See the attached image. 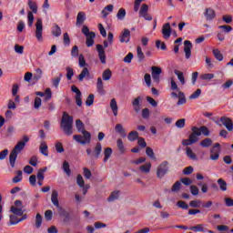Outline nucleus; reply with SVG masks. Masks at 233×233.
Masks as SVG:
<instances>
[{"label": "nucleus", "mask_w": 233, "mask_h": 233, "mask_svg": "<svg viewBox=\"0 0 233 233\" xmlns=\"http://www.w3.org/2000/svg\"><path fill=\"white\" fill-rule=\"evenodd\" d=\"M76 130L79 133H82L83 136L75 135L73 136V139L81 145L89 144L91 142V133H89V131H86L85 123H83L81 119H76Z\"/></svg>", "instance_id": "1"}, {"label": "nucleus", "mask_w": 233, "mask_h": 233, "mask_svg": "<svg viewBox=\"0 0 233 233\" xmlns=\"http://www.w3.org/2000/svg\"><path fill=\"white\" fill-rule=\"evenodd\" d=\"M30 138L27 136L23 137V140L19 141L9 154V165L11 167H15L18 154L25 149L26 143L29 142Z\"/></svg>", "instance_id": "2"}, {"label": "nucleus", "mask_w": 233, "mask_h": 233, "mask_svg": "<svg viewBox=\"0 0 233 233\" xmlns=\"http://www.w3.org/2000/svg\"><path fill=\"white\" fill-rule=\"evenodd\" d=\"M73 124L74 117L67 112H64L60 121V128L66 136L70 137L73 135Z\"/></svg>", "instance_id": "3"}, {"label": "nucleus", "mask_w": 233, "mask_h": 233, "mask_svg": "<svg viewBox=\"0 0 233 233\" xmlns=\"http://www.w3.org/2000/svg\"><path fill=\"white\" fill-rule=\"evenodd\" d=\"M82 34L86 37V45L90 47L94 45V39L96 37V33L94 31H90L88 26L84 25L82 26Z\"/></svg>", "instance_id": "4"}, {"label": "nucleus", "mask_w": 233, "mask_h": 233, "mask_svg": "<svg viewBox=\"0 0 233 233\" xmlns=\"http://www.w3.org/2000/svg\"><path fill=\"white\" fill-rule=\"evenodd\" d=\"M169 172V162L165 160L161 162L156 171L157 177L162 179Z\"/></svg>", "instance_id": "5"}, {"label": "nucleus", "mask_w": 233, "mask_h": 233, "mask_svg": "<svg viewBox=\"0 0 233 233\" xmlns=\"http://www.w3.org/2000/svg\"><path fill=\"white\" fill-rule=\"evenodd\" d=\"M221 154V145L219 143H216L213 147L210 149L209 160L218 161L219 160Z\"/></svg>", "instance_id": "6"}, {"label": "nucleus", "mask_w": 233, "mask_h": 233, "mask_svg": "<svg viewBox=\"0 0 233 233\" xmlns=\"http://www.w3.org/2000/svg\"><path fill=\"white\" fill-rule=\"evenodd\" d=\"M149 7L147 4H143L140 7L138 15L140 18H143L145 21L151 22L153 20V16L148 14Z\"/></svg>", "instance_id": "7"}, {"label": "nucleus", "mask_w": 233, "mask_h": 233, "mask_svg": "<svg viewBox=\"0 0 233 233\" xmlns=\"http://www.w3.org/2000/svg\"><path fill=\"white\" fill-rule=\"evenodd\" d=\"M35 36L36 37L37 41H43V21L41 18L36 19Z\"/></svg>", "instance_id": "8"}, {"label": "nucleus", "mask_w": 233, "mask_h": 233, "mask_svg": "<svg viewBox=\"0 0 233 233\" xmlns=\"http://www.w3.org/2000/svg\"><path fill=\"white\" fill-rule=\"evenodd\" d=\"M58 216L63 218V223H69L72 219L71 213L64 208H58Z\"/></svg>", "instance_id": "9"}, {"label": "nucleus", "mask_w": 233, "mask_h": 233, "mask_svg": "<svg viewBox=\"0 0 233 233\" xmlns=\"http://www.w3.org/2000/svg\"><path fill=\"white\" fill-rule=\"evenodd\" d=\"M220 122L227 128V130L228 132H232L233 131V121L231 120L230 117L223 116L220 117Z\"/></svg>", "instance_id": "10"}, {"label": "nucleus", "mask_w": 233, "mask_h": 233, "mask_svg": "<svg viewBox=\"0 0 233 233\" xmlns=\"http://www.w3.org/2000/svg\"><path fill=\"white\" fill-rule=\"evenodd\" d=\"M120 43H128L130 42V30L128 28H124L120 36H119Z\"/></svg>", "instance_id": "11"}, {"label": "nucleus", "mask_w": 233, "mask_h": 233, "mask_svg": "<svg viewBox=\"0 0 233 233\" xmlns=\"http://www.w3.org/2000/svg\"><path fill=\"white\" fill-rule=\"evenodd\" d=\"M162 35L165 39H168L172 35L170 23H166L162 27Z\"/></svg>", "instance_id": "12"}, {"label": "nucleus", "mask_w": 233, "mask_h": 233, "mask_svg": "<svg viewBox=\"0 0 233 233\" xmlns=\"http://www.w3.org/2000/svg\"><path fill=\"white\" fill-rule=\"evenodd\" d=\"M141 106H142V97L137 96L132 101V106L134 108V111L138 114L140 113L141 110Z\"/></svg>", "instance_id": "13"}, {"label": "nucleus", "mask_w": 233, "mask_h": 233, "mask_svg": "<svg viewBox=\"0 0 233 233\" xmlns=\"http://www.w3.org/2000/svg\"><path fill=\"white\" fill-rule=\"evenodd\" d=\"M204 16L207 21H213L216 18V12L212 8H206Z\"/></svg>", "instance_id": "14"}, {"label": "nucleus", "mask_w": 233, "mask_h": 233, "mask_svg": "<svg viewBox=\"0 0 233 233\" xmlns=\"http://www.w3.org/2000/svg\"><path fill=\"white\" fill-rule=\"evenodd\" d=\"M109 106L111 108L113 116H118V106H117V102L115 98L110 100Z\"/></svg>", "instance_id": "15"}, {"label": "nucleus", "mask_w": 233, "mask_h": 233, "mask_svg": "<svg viewBox=\"0 0 233 233\" xmlns=\"http://www.w3.org/2000/svg\"><path fill=\"white\" fill-rule=\"evenodd\" d=\"M184 52L186 54V59H189L191 56L192 43L190 41L184 42Z\"/></svg>", "instance_id": "16"}, {"label": "nucleus", "mask_w": 233, "mask_h": 233, "mask_svg": "<svg viewBox=\"0 0 233 233\" xmlns=\"http://www.w3.org/2000/svg\"><path fill=\"white\" fill-rule=\"evenodd\" d=\"M86 17V13L81 11L76 15V26H81L85 23Z\"/></svg>", "instance_id": "17"}, {"label": "nucleus", "mask_w": 233, "mask_h": 233, "mask_svg": "<svg viewBox=\"0 0 233 233\" xmlns=\"http://www.w3.org/2000/svg\"><path fill=\"white\" fill-rule=\"evenodd\" d=\"M115 131L119 134L123 138L127 137V131L122 124H116L115 126Z\"/></svg>", "instance_id": "18"}, {"label": "nucleus", "mask_w": 233, "mask_h": 233, "mask_svg": "<svg viewBox=\"0 0 233 233\" xmlns=\"http://www.w3.org/2000/svg\"><path fill=\"white\" fill-rule=\"evenodd\" d=\"M51 201L53 205L59 209L61 208L59 206V200H58V192L56 190H53L52 196H51Z\"/></svg>", "instance_id": "19"}, {"label": "nucleus", "mask_w": 233, "mask_h": 233, "mask_svg": "<svg viewBox=\"0 0 233 233\" xmlns=\"http://www.w3.org/2000/svg\"><path fill=\"white\" fill-rule=\"evenodd\" d=\"M119 198H120V191L119 190L113 191L107 198V201L108 203H113L115 200L119 199Z\"/></svg>", "instance_id": "20"}, {"label": "nucleus", "mask_w": 233, "mask_h": 233, "mask_svg": "<svg viewBox=\"0 0 233 233\" xmlns=\"http://www.w3.org/2000/svg\"><path fill=\"white\" fill-rule=\"evenodd\" d=\"M186 154H187V157H189L190 160H192V161H198V160L197 155L193 152L191 147H186Z\"/></svg>", "instance_id": "21"}, {"label": "nucleus", "mask_w": 233, "mask_h": 233, "mask_svg": "<svg viewBox=\"0 0 233 233\" xmlns=\"http://www.w3.org/2000/svg\"><path fill=\"white\" fill-rule=\"evenodd\" d=\"M96 89H97V92L104 96L106 94V91L104 89V84H103V80L101 77H98L97 78V84H96Z\"/></svg>", "instance_id": "22"}, {"label": "nucleus", "mask_w": 233, "mask_h": 233, "mask_svg": "<svg viewBox=\"0 0 233 233\" xmlns=\"http://www.w3.org/2000/svg\"><path fill=\"white\" fill-rule=\"evenodd\" d=\"M52 35L56 37H59L62 35V29L57 24H54L52 27Z\"/></svg>", "instance_id": "23"}, {"label": "nucleus", "mask_w": 233, "mask_h": 233, "mask_svg": "<svg viewBox=\"0 0 233 233\" xmlns=\"http://www.w3.org/2000/svg\"><path fill=\"white\" fill-rule=\"evenodd\" d=\"M174 74L177 76V79H178V81L180 82V84H181L182 86H184V85L186 84V79H185V77H184L183 72H181V71H179V70H177V69H175V70H174Z\"/></svg>", "instance_id": "24"}, {"label": "nucleus", "mask_w": 233, "mask_h": 233, "mask_svg": "<svg viewBox=\"0 0 233 233\" xmlns=\"http://www.w3.org/2000/svg\"><path fill=\"white\" fill-rule=\"evenodd\" d=\"M11 213H13L14 216L22 217L24 216V210L22 208H16V207H11Z\"/></svg>", "instance_id": "25"}, {"label": "nucleus", "mask_w": 233, "mask_h": 233, "mask_svg": "<svg viewBox=\"0 0 233 233\" xmlns=\"http://www.w3.org/2000/svg\"><path fill=\"white\" fill-rule=\"evenodd\" d=\"M113 149L111 147H106L104 149V163H106L111 157Z\"/></svg>", "instance_id": "26"}, {"label": "nucleus", "mask_w": 233, "mask_h": 233, "mask_svg": "<svg viewBox=\"0 0 233 233\" xmlns=\"http://www.w3.org/2000/svg\"><path fill=\"white\" fill-rule=\"evenodd\" d=\"M126 16H127V10L125 8H120L116 14L117 20L124 21Z\"/></svg>", "instance_id": "27"}, {"label": "nucleus", "mask_w": 233, "mask_h": 233, "mask_svg": "<svg viewBox=\"0 0 233 233\" xmlns=\"http://www.w3.org/2000/svg\"><path fill=\"white\" fill-rule=\"evenodd\" d=\"M62 169L66 174L67 177L71 176L72 171L70 169V164L67 161L63 162Z\"/></svg>", "instance_id": "28"}, {"label": "nucleus", "mask_w": 233, "mask_h": 233, "mask_svg": "<svg viewBox=\"0 0 233 233\" xmlns=\"http://www.w3.org/2000/svg\"><path fill=\"white\" fill-rule=\"evenodd\" d=\"M116 147H117V149L120 154L126 153V147H125L124 142L121 138H118L116 140Z\"/></svg>", "instance_id": "29"}, {"label": "nucleus", "mask_w": 233, "mask_h": 233, "mask_svg": "<svg viewBox=\"0 0 233 233\" xmlns=\"http://www.w3.org/2000/svg\"><path fill=\"white\" fill-rule=\"evenodd\" d=\"M152 164L150 162L147 163L146 165L140 166L139 169L144 174H148L151 170Z\"/></svg>", "instance_id": "30"}, {"label": "nucleus", "mask_w": 233, "mask_h": 233, "mask_svg": "<svg viewBox=\"0 0 233 233\" xmlns=\"http://www.w3.org/2000/svg\"><path fill=\"white\" fill-rule=\"evenodd\" d=\"M215 78V74L213 73H205L200 75V79L204 81H210Z\"/></svg>", "instance_id": "31"}, {"label": "nucleus", "mask_w": 233, "mask_h": 233, "mask_svg": "<svg viewBox=\"0 0 233 233\" xmlns=\"http://www.w3.org/2000/svg\"><path fill=\"white\" fill-rule=\"evenodd\" d=\"M23 180V171L22 170H17L16 171V176L13 177V183H20Z\"/></svg>", "instance_id": "32"}, {"label": "nucleus", "mask_w": 233, "mask_h": 233, "mask_svg": "<svg viewBox=\"0 0 233 233\" xmlns=\"http://www.w3.org/2000/svg\"><path fill=\"white\" fill-rule=\"evenodd\" d=\"M96 50L98 52L99 59H106V56L105 54V49H104L103 46L97 45Z\"/></svg>", "instance_id": "33"}, {"label": "nucleus", "mask_w": 233, "mask_h": 233, "mask_svg": "<svg viewBox=\"0 0 233 233\" xmlns=\"http://www.w3.org/2000/svg\"><path fill=\"white\" fill-rule=\"evenodd\" d=\"M217 183L219 186V188L221 191H227L228 184L225 182V180L223 178H218L217 180Z\"/></svg>", "instance_id": "34"}, {"label": "nucleus", "mask_w": 233, "mask_h": 233, "mask_svg": "<svg viewBox=\"0 0 233 233\" xmlns=\"http://www.w3.org/2000/svg\"><path fill=\"white\" fill-rule=\"evenodd\" d=\"M39 150L43 154V156H48V147L46 142L41 143Z\"/></svg>", "instance_id": "35"}, {"label": "nucleus", "mask_w": 233, "mask_h": 233, "mask_svg": "<svg viewBox=\"0 0 233 233\" xmlns=\"http://www.w3.org/2000/svg\"><path fill=\"white\" fill-rule=\"evenodd\" d=\"M187 99L185 96V94L183 92H178V101L177 103V106H179L180 105H184L186 104Z\"/></svg>", "instance_id": "36"}, {"label": "nucleus", "mask_w": 233, "mask_h": 233, "mask_svg": "<svg viewBox=\"0 0 233 233\" xmlns=\"http://www.w3.org/2000/svg\"><path fill=\"white\" fill-rule=\"evenodd\" d=\"M217 230L221 233H225V232H228V231L233 233V228H232V229L229 230L228 226H225V225L217 226Z\"/></svg>", "instance_id": "37"}, {"label": "nucleus", "mask_w": 233, "mask_h": 233, "mask_svg": "<svg viewBox=\"0 0 233 233\" xmlns=\"http://www.w3.org/2000/svg\"><path fill=\"white\" fill-rule=\"evenodd\" d=\"M138 138V133L137 131H130V133H128L127 136V139L130 142H134L135 140H137Z\"/></svg>", "instance_id": "38"}, {"label": "nucleus", "mask_w": 233, "mask_h": 233, "mask_svg": "<svg viewBox=\"0 0 233 233\" xmlns=\"http://www.w3.org/2000/svg\"><path fill=\"white\" fill-rule=\"evenodd\" d=\"M101 152H102V145L100 143H97L94 149V156L96 157V159H98Z\"/></svg>", "instance_id": "39"}, {"label": "nucleus", "mask_w": 233, "mask_h": 233, "mask_svg": "<svg viewBox=\"0 0 233 233\" xmlns=\"http://www.w3.org/2000/svg\"><path fill=\"white\" fill-rule=\"evenodd\" d=\"M62 77H63V75L60 74L58 76L52 79V85L54 87L58 88Z\"/></svg>", "instance_id": "40"}, {"label": "nucleus", "mask_w": 233, "mask_h": 233, "mask_svg": "<svg viewBox=\"0 0 233 233\" xmlns=\"http://www.w3.org/2000/svg\"><path fill=\"white\" fill-rule=\"evenodd\" d=\"M28 6L32 10L33 14H37V4L33 0H28Z\"/></svg>", "instance_id": "41"}, {"label": "nucleus", "mask_w": 233, "mask_h": 233, "mask_svg": "<svg viewBox=\"0 0 233 233\" xmlns=\"http://www.w3.org/2000/svg\"><path fill=\"white\" fill-rule=\"evenodd\" d=\"M112 77V71L110 69H106L103 72V80L104 81H108Z\"/></svg>", "instance_id": "42"}, {"label": "nucleus", "mask_w": 233, "mask_h": 233, "mask_svg": "<svg viewBox=\"0 0 233 233\" xmlns=\"http://www.w3.org/2000/svg\"><path fill=\"white\" fill-rule=\"evenodd\" d=\"M27 25L29 27L34 25V13L32 11H28L27 13Z\"/></svg>", "instance_id": "43"}, {"label": "nucleus", "mask_w": 233, "mask_h": 233, "mask_svg": "<svg viewBox=\"0 0 233 233\" xmlns=\"http://www.w3.org/2000/svg\"><path fill=\"white\" fill-rule=\"evenodd\" d=\"M86 76H89V71L86 67H84L81 73L78 75V80L83 81Z\"/></svg>", "instance_id": "44"}, {"label": "nucleus", "mask_w": 233, "mask_h": 233, "mask_svg": "<svg viewBox=\"0 0 233 233\" xmlns=\"http://www.w3.org/2000/svg\"><path fill=\"white\" fill-rule=\"evenodd\" d=\"M189 230L195 231V232H203L204 226L203 224H198L197 226H192L191 228H189Z\"/></svg>", "instance_id": "45"}, {"label": "nucleus", "mask_w": 233, "mask_h": 233, "mask_svg": "<svg viewBox=\"0 0 233 233\" xmlns=\"http://www.w3.org/2000/svg\"><path fill=\"white\" fill-rule=\"evenodd\" d=\"M177 207L182 210H188V205L183 200L177 201Z\"/></svg>", "instance_id": "46"}, {"label": "nucleus", "mask_w": 233, "mask_h": 233, "mask_svg": "<svg viewBox=\"0 0 233 233\" xmlns=\"http://www.w3.org/2000/svg\"><path fill=\"white\" fill-rule=\"evenodd\" d=\"M212 144L213 141L210 138H206L200 141V146H202L203 147H209Z\"/></svg>", "instance_id": "47"}, {"label": "nucleus", "mask_w": 233, "mask_h": 233, "mask_svg": "<svg viewBox=\"0 0 233 233\" xmlns=\"http://www.w3.org/2000/svg\"><path fill=\"white\" fill-rule=\"evenodd\" d=\"M146 153L147 156H148V157H150L151 160H156V155L151 147H147L146 149Z\"/></svg>", "instance_id": "48"}, {"label": "nucleus", "mask_w": 233, "mask_h": 233, "mask_svg": "<svg viewBox=\"0 0 233 233\" xmlns=\"http://www.w3.org/2000/svg\"><path fill=\"white\" fill-rule=\"evenodd\" d=\"M42 221H43L42 216L40 215V213H37L35 216V222L36 228H39L42 226Z\"/></svg>", "instance_id": "49"}, {"label": "nucleus", "mask_w": 233, "mask_h": 233, "mask_svg": "<svg viewBox=\"0 0 233 233\" xmlns=\"http://www.w3.org/2000/svg\"><path fill=\"white\" fill-rule=\"evenodd\" d=\"M218 29L223 30V32L226 34H228L233 30L232 26L228 25H218Z\"/></svg>", "instance_id": "50"}, {"label": "nucleus", "mask_w": 233, "mask_h": 233, "mask_svg": "<svg viewBox=\"0 0 233 233\" xmlns=\"http://www.w3.org/2000/svg\"><path fill=\"white\" fill-rule=\"evenodd\" d=\"M9 223L11 225H17L20 223V218H18L15 215L9 216Z\"/></svg>", "instance_id": "51"}, {"label": "nucleus", "mask_w": 233, "mask_h": 233, "mask_svg": "<svg viewBox=\"0 0 233 233\" xmlns=\"http://www.w3.org/2000/svg\"><path fill=\"white\" fill-rule=\"evenodd\" d=\"M42 78V70L40 68L35 69V74L33 76L34 81H38Z\"/></svg>", "instance_id": "52"}, {"label": "nucleus", "mask_w": 233, "mask_h": 233, "mask_svg": "<svg viewBox=\"0 0 233 233\" xmlns=\"http://www.w3.org/2000/svg\"><path fill=\"white\" fill-rule=\"evenodd\" d=\"M76 184L80 187H85V180L83 178V176L81 174H78L76 176Z\"/></svg>", "instance_id": "53"}, {"label": "nucleus", "mask_w": 233, "mask_h": 233, "mask_svg": "<svg viewBox=\"0 0 233 233\" xmlns=\"http://www.w3.org/2000/svg\"><path fill=\"white\" fill-rule=\"evenodd\" d=\"M201 201L200 200H192L189 202V207L192 208H199L201 207Z\"/></svg>", "instance_id": "54"}, {"label": "nucleus", "mask_w": 233, "mask_h": 233, "mask_svg": "<svg viewBox=\"0 0 233 233\" xmlns=\"http://www.w3.org/2000/svg\"><path fill=\"white\" fill-rule=\"evenodd\" d=\"M71 56L74 58L78 57V56H79V48H78L77 46H75L72 47Z\"/></svg>", "instance_id": "55"}, {"label": "nucleus", "mask_w": 233, "mask_h": 233, "mask_svg": "<svg viewBox=\"0 0 233 233\" xmlns=\"http://www.w3.org/2000/svg\"><path fill=\"white\" fill-rule=\"evenodd\" d=\"M94 99H95V96L93 94H90L86 101V106H92L94 103Z\"/></svg>", "instance_id": "56"}, {"label": "nucleus", "mask_w": 233, "mask_h": 233, "mask_svg": "<svg viewBox=\"0 0 233 233\" xmlns=\"http://www.w3.org/2000/svg\"><path fill=\"white\" fill-rule=\"evenodd\" d=\"M180 187H181V183L179 182V180H177V182L171 187V191L172 192H179Z\"/></svg>", "instance_id": "57"}, {"label": "nucleus", "mask_w": 233, "mask_h": 233, "mask_svg": "<svg viewBox=\"0 0 233 233\" xmlns=\"http://www.w3.org/2000/svg\"><path fill=\"white\" fill-rule=\"evenodd\" d=\"M156 47L161 50H167V45L160 40L156 41Z\"/></svg>", "instance_id": "58"}, {"label": "nucleus", "mask_w": 233, "mask_h": 233, "mask_svg": "<svg viewBox=\"0 0 233 233\" xmlns=\"http://www.w3.org/2000/svg\"><path fill=\"white\" fill-rule=\"evenodd\" d=\"M185 124H186L185 118H181V119L177 120L176 127L177 128H184L185 127Z\"/></svg>", "instance_id": "59"}, {"label": "nucleus", "mask_w": 233, "mask_h": 233, "mask_svg": "<svg viewBox=\"0 0 233 233\" xmlns=\"http://www.w3.org/2000/svg\"><path fill=\"white\" fill-rule=\"evenodd\" d=\"M150 116V111L147 107L142 110V117L143 119H148Z\"/></svg>", "instance_id": "60"}, {"label": "nucleus", "mask_w": 233, "mask_h": 233, "mask_svg": "<svg viewBox=\"0 0 233 233\" xmlns=\"http://www.w3.org/2000/svg\"><path fill=\"white\" fill-rule=\"evenodd\" d=\"M190 192L193 196H198L199 194V189L197 186L195 185H192L190 187Z\"/></svg>", "instance_id": "61"}, {"label": "nucleus", "mask_w": 233, "mask_h": 233, "mask_svg": "<svg viewBox=\"0 0 233 233\" xmlns=\"http://www.w3.org/2000/svg\"><path fill=\"white\" fill-rule=\"evenodd\" d=\"M41 104H42L41 98L35 97V102H34V108H35V110H37L41 106Z\"/></svg>", "instance_id": "62"}, {"label": "nucleus", "mask_w": 233, "mask_h": 233, "mask_svg": "<svg viewBox=\"0 0 233 233\" xmlns=\"http://www.w3.org/2000/svg\"><path fill=\"white\" fill-rule=\"evenodd\" d=\"M201 93H202L201 89H198L196 92H194V93L189 96V98H190V99H197V98H198V97L200 96Z\"/></svg>", "instance_id": "63"}, {"label": "nucleus", "mask_w": 233, "mask_h": 233, "mask_svg": "<svg viewBox=\"0 0 233 233\" xmlns=\"http://www.w3.org/2000/svg\"><path fill=\"white\" fill-rule=\"evenodd\" d=\"M56 152L58 153H62L65 151V148L63 147V144L61 142H56Z\"/></svg>", "instance_id": "64"}]
</instances>
